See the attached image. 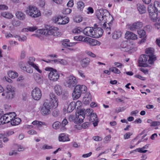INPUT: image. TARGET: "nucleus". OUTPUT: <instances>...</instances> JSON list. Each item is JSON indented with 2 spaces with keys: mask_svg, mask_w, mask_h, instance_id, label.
I'll use <instances>...</instances> for the list:
<instances>
[{
  "mask_svg": "<svg viewBox=\"0 0 160 160\" xmlns=\"http://www.w3.org/2000/svg\"><path fill=\"white\" fill-rule=\"evenodd\" d=\"M148 11L149 17L152 21L156 22L158 20L160 22V17H158V12H160V3L155 1L153 4L151 3L148 5Z\"/></svg>",
  "mask_w": 160,
  "mask_h": 160,
  "instance_id": "obj_1",
  "label": "nucleus"
},
{
  "mask_svg": "<svg viewBox=\"0 0 160 160\" xmlns=\"http://www.w3.org/2000/svg\"><path fill=\"white\" fill-rule=\"evenodd\" d=\"M87 87L84 85H76L72 93V97L74 100L78 99L81 94L84 93L87 91Z\"/></svg>",
  "mask_w": 160,
  "mask_h": 160,
  "instance_id": "obj_2",
  "label": "nucleus"
},
{
  "mask_svg": "<svg viewBox=\"0 0 160 160\" xmlns=\"http://www.w3.org/2000/svg\"><path fill=\"white\" fill-rule=\"evenodd\" d=\"M25 12L27 15L32 18H37L41 15L39 10L35 6L30 5L28 6Z\"/></svg>",
  "mask_w": 160,
  "mask_h": 160,
  "instance_id": "obj_3",
  "label": "nucleus"
},
{
  "mask_svg": "<svg viewBox=\"0 0 160 160\" xmlns=\"http://www.w3.org/2000/svg\"><path fill=\"white\" fill-rule=\"evenodd\" d=\"M57 107H54L51 102L46 100L43 104L41 108V112L42 114L43 115H47L51 113L50 110L53 108H55Z\"/></svg>",
  "mask_w": 160,
  "mask_h": 160,
  "instance_id": "obj_4",
  "label": "nucleus"
},
{
  "mask_svg": "<svg viewBox=\"0 0 160 160\" xmlns=\"http://www.w3.org/2000/svg\"><path fill=\"white\" fill-rule=\"evenodd\" d=\"M46 28L40 29L37 31L40 34L44 35L45 36H48L53 35L54 36L59 37L61 35V33L58 31H53V28Z\"/></svg>",
  "mask_w": 160,
  "mask_h": 160,
  "instance_id": "obj_5",
  "label": "nucleus"
},
{
  "mask_svg": "<svg viewBox=\"0 0 160 160\" xmlns=\"http://www.w3.org/2000/svg\"><path fill=\"white\" fill-rule=\"evenodd\" d=\"M45 70L50 71L48 75V77L50 80L55 82L58 79L59 74L56 69L51 68H47Z\"/></svg>",
  "mask_w": 160,
  "mask_h": 160,
  "instance_id": "obj_6",
  "label": "nucleus"
},
{
  "mask_svg": "<svg viewBox=\"0 0 160 160\" xmlns=\"http://www.w3.org/2000/svg\"><path fill=\"white\" fill-rule=\"evenodd\" d=\"M96 15L97 18L100 21L104 20L105 21L107 20L106 17L109 15L110 13L107 10L101 9L97 11Z\"/></svg>",
  "mask_w": 160,
  "mask_h": 160,
  "instance_id": "obj_7",
  "label": "nucleus"
},
{
  "mask_svg": "<svg viewBox=\"0 0 160 160\" xmlns=\"http://www.w3.org/2000/svg\"><path fill=\"white\" fill-rule=\"evenodd\" d=\"M149 57L146 55H142L139 57L138 60V66L140 67H148L149 63Z\"/></svg>",
  "mask_w": 160,
  "mask_h": 160,
  "instance_id": "obj_8",
  "label": "nucleus"
},
{
  "mask_svg": "<svg viewBox=\"0 0 160 160\" xmlns=\"http://www.w3.org/2000/svg\"><path fill=\"white\" fill-rule=\"evenodd\" d=\"M83 33L86 36L94 38L98 37L97 31L92 27H87L83 30Z\"/></svg>",
  "mask_w": 160,
  "mask_h": 160,
  "instance_id": "obj_9",
  "label": "nucleus"
},
{
  "mask_svg": "<svg viewBox=\"0 0 160 160\" xmlns=\"http://www.w3.org/2000/svg\"><path fill=\"white\" fill-rule=\"evenodd\" d=\"M154 49L152 48H147L146 49L145 52L149 57L148 62L151 64H152L156 60V57L154 55Z\"/></svg>",
  "mask_w": 160,
  "mask_h": 160,
  "instance_id": "obj_10",
  "label": "nucleus"
},
{
  "mask_svg": "<svg viewBox=\"0 0 160 160\" xmlns=\"http://www.w3.org/2000/svg\"><path fill=\"white\" fill-rule=\"evenodd\" d=\"M77 82L76 78L72 75H70L67 77L65 85L66 87L72 88L75 86Z\"/></svg>",
  "mask_w": 160,
  "mask_h": 160,
  "instance_id": "obj_11",
  "label": "nucleus"
},
{
  "mask_svg": "<svg viewBox=\"0 0 160 160\" xmlns=\"http://www.w3.org/2000/svg\"><path fill=\"white\" fill-rule=\"evenodd\" d=\"M32 96L35 100H39L42 96L41 92L40 89L38 88H35L32 92Z\"/></svg>",
  "mask_w": 160,
  "mask_h": 160,
  "instance_id": "obj_12",
  "label": "nucleus"
},
{
  "mask_svg": "<svg viewBox=\"0 0 160 160\" xmlns=\"http://www.w3.org/2000/svg\"><path fill=\"white\" fill-rule=\"evenodd\" d=\"M142 26L143 24L142 22H137L134 23L132 25H128V28L130 30L133 31L142 28Z\"/></svg>",
  "mask_w": 160,
  "mask_h": 160,
  "instance_id": "obj_13",
  "label": "nucleus"
},
{
  "mask_svg": "<svg viewBox=\"0 0 160 160\" xmlns=\"http://www.w3.org/2000/svg\"><path fill=\"white\" fill-rule=\"evenodd\" d=\"M90 121L93 122L92 124L94 127H96L98 124V118L96 113H92L90 116Z\"/></svg>",
  "mask_w": 160,
  "mask_h": 160,
  "instance_id": "obj_14",
  "label": "nucleus"
},
{
  "mask_svg": "<svg viewBox=\"0 0 160 160\" xmlns=\"http://www.w3.org/2000/svg\"><path fill=\"white\" fill-rule=\"evenodd\" d=\"M50 99L51 100V103L54 106V107H57L58 105V103L57 102L58 99L56 96L53 93H50L49 95Z\"/></svg>",
  "mask_w": 160,
  "mask_h": 160,
  "instance_id": "obj_15",
  "label": "nucleus"
},
{
  "mask_svg": "<svg viewBox=\"0 0 160 160\" xmlns=\"http://www.w3.org/2000/svg\"><path fill=\"white\" fill-rule=\"evenodd\" d=\"M125 38L127 39H132V40L137 39V35L133 33L129 32L127 31L125 34Z\"/></svg>",
  "mask_w": 160,
  "mask_h": 160,
  "instance_id": "obj_16",
  "label": "nucleus"
},
{
  "mask_svg": "<svg viewBox=\"0 0 160 160\" xmlns=\"http://www.w3.org/2000/svg\"><path fill=\"white\" fill-rule=\"evenodd\" d=\"M90 59L88 58H85L81 60L80 64L83 68L87 67L90 63Z\"/></svg>",
  "mask_w": 160,
  "mask_h": 160,
  "instance_id": "obj_17",
  "label": "nucleus"
},
{
  "mask_svg": "<svg viewBox=\"0 0 160 160\" xmlns=\"http://www.w3.org/2000/svg\"><path fill=\"white\" fill-rule=\"evenodd\" d=\"M7 115V114L6 113L1 117L0 118V124H3L9 122V119L10 117V116L8 117Z\"/></svg>",
  "mask_w": 160,
  "mask_h": 160,
  "instance_id": "obj_18",
  "label": "nucleus"
},
{
  "mask_svg": "<svg viewBox=\"0 0 160 160\" xmlns=\"http://www.w3.org/2000/svg\"><path fill=\"white\" fill-rule=\"evenodd\" d=\"M15 15L16 18L20 20H24L26 18V15L21 11H17Z\"/></svg>",
  "mask_w": 160,
  "mask_h": 160,
  "instance_id": "obj_19",
  "label": "nucleus"
},
{
  "mask_svg": "<svg viewBox=\"0 0 160 160\" xmlns=\"http://www.w3.org/2000/svg\"><path fill=\"white\" fill-rule=\"evenodd\" d=\"M15 95V92H5L2 94V96H5V98L8 99H12L14 97Z\"/></svg>",
  "mask_w": 160,
  "mask_h": 160,
  "instance_id": "obj_20",
  "label": "nucleus"
},
{
  "mask_svg": "<svg viewBox=\"0 0 160 160\" xmlns=\"http://www.w3.org/2000/svg\"><path fill=\"white\" fill-rule=\"evenodd\" d=\"M62 88L60 85L57 84L54 88V91L58 95H60L62 92Z\"/></svg>",
  "mask_w": 160,
  "mask_h": 160,
  "instance_id": "obj_21",
  "label": "nucleus"
},
{
  "mask_svg": "<svg viewBox=\"0 0 160 160\" xmlns=\"http://www.w3.org/2000/svg\"><path fill=\"white\" fill-rule=\"evenodd\" d=\"M137 8L140 14L145 13L146 12V8L143 5L138 4Z\"/></svg>",
  "mask_w": 160,
  "mask_h": 160,
  "instance_id": "obj_22",
  "label": "nucleus"
},
{
  "mask_svg": "<svg viewBox=\"0 0 160 160\" xmlns=\"http://www.w3.org/2000/svg\"><path fill=\"white\" fill-rule=\"evenodd\" d=\"M63 17L61 16H55L52 18V20L55 23H57L59 24H62V19Z\"/></svg>",
  "mask_w": 160,
  "mask_h": 160,
  "instance_id": "obj_23",
  "label": "nucleus"
},
{
  "mask_svg": "<svg viewBox=\"0 0 160 160\" xmlns=\"http://www.w3.org/2000/svg\"><path fill=\"white\" fill-rule=\"evenodd\" d=\"M59 140L60 142H65L70 140L68 136L64 133H62L59 135L58 137Z\"/></svg>",
  "mask_w": 160,
  "mask_h": 160,
  "instance_id": "obj_24",
  "label": "nucleus"
},
{
  "mask_svg": "<svg viewBox=\"0 0 160 160\" xmlns=\"http://www.w3.org/2000/svg\"><path fill=\"white\" fill-rule=\"evenodd\" d=\"M119 48L121 51L124 52L127 51L128 50L127 48V41H123L122 42L119 46Z\"/></svg>",
  "mask_w": 160,
  "mask_h": 160,
  "instance_id": "obj_25",
  "label": "nucleus"
},
{
  "mask_svg": "<svg viewBox=\"0 0 160 160\" xmlns=\"http://www.w3.org/2000/svg\"><path fill=\"white\" fill-rule=\"evenodd\" d=\"M10 121H11V124L12 126H15L19 124L21 120L20 118L15 117L12 120Z\"/></svg>",
  "mask_w": 160,
  "mask_h": 160,
  "instance_id": "obj_26",
  "label": "nucleus"
},
{
  "mask_svg": "<svg viewBox=\"0 0 160 160\" xmlns=\"http://www.w3.org/2000/svg\"><path fill=\"white\" fill-rule=\"evenodd\" d=\"M75 102H71L68 105L67 108V112H71L74 109L75 107Z\"/></svg>",
  "mask_w": 160,
  "mask_h": 160,
  "instance_id": "obj_27",
  "label": "nucleus"
},
{
  "mask_svg": "<svg viewBox=\"0 0 160 160\" xmlns=\"http://www.w3.org/2000/svg\"><path fill=\"white\" fill-rule=\"evenodd\" d=\"M84 119V117L82 116H80V117H79V116H78L77 115H76L74 122L76 124L81 123L82 122Z\"/></svg>",
  "mask_w": 160,
  "mask_h": 160,
  "instance_id": "obj_28",
  "label": "nucleus"
},
{
  "mask_svg": "<svg viewBox=\"0 0 160 160\" xmlns=\"http://www.w3.org/2000/svg\"><path fill=\"white\" fill-rule=\"evenodd\" d=\"M1 15L3 17L8 19H11L14 17L13 15L8 12H2Z\"/></svg>",
  "mask_w": 160,
  "mask_h": 160,
  "instance_id": "obj_29",
  "label": "nucleus"
},
{
  "mask_svg": "<svg viewBox=\"0 0 160 160\" xmlns=\"http://www.w3.org/2000/svg\"><path fill=\"white\" fill-rule=\"evenodd\" d=\"M8 75L9 77L12 79H14L18 77V74L16 72L12 71H10L8 72Z\"/></svg>",
  "mask_w": 160,
  "mask_h": 160,
  "instance_id": "obj_30",
  "label": "nucleus"
},
{
  "mask_svg": "<svg viewBox=\"0 0 160 160\" xmlns=\"http://www.w3.org/2000/svg\"><path fill=\"white\" fill-rule=\"evenodd\" d=\"M21 22L18 20L13 19L12 22V25L14 27L19 26L21 24Z\"/></svg>",
  "mask_w": 160,
  "mask_h": 160,
  "instance_id": "obj_31",
  "label": "nucleus"
},
{
  "mask_svg": "<svg viewBox=\"0 0 160 160\" xmlns=\"http://www.w3.org/2000/svg\"><path fill=\"white\" fill-rule=\"evenodd\" d=\"M37 29L36 27H28L27 28H25L22 29V32L29 31L30 32H33Z\"/></svg>",
  "mask_w": 160,
  "mask_h": 160,
  "instance_id": "obj_32",
  "label": "nucleus"
},
{
  "mask_svg": "<svg viewBox=\"0 0 160 160\" xmlns=\"http://www.w3.org/2000/svg\"><path fill=\"white\" fill-rule=\"evenodd\" d=\"M15 88L11 85H8L6 88V90L5 92H14L15 91Z\"/></svg>",
  "mask_w": 160,
  "mask_h": 160,
  "instance_id": "obj_33",
  "label": "nucleus"
},
{
  "mask_svg": "<svg viewBox=\"0 0 160 160\" xmlns=\"http://www.w3.org/2000/svg\"><path fill=\"white\" fill-rule=\"evenodd\" d=\"M34 78L37 83H40L42 82V79L40 75L38 74H35L34 76Z\"/></svg>",
  "mask_w": 160,
  "mask_h": 160,
  "instance_id": "obj_34",
  "label": "nucleus"
},
{
  "mask_svg": "<svg viewBox=\"0 0 160 160\" xmlns=\"http://www.w3.org/2000/svg\"><path fill=\"white\" fill-rule=\"evenodd\" d=\"M121 32L120 31L115 32L114 33L112 37L114 39H117L121 37Z\"/></svg>",
  "mask_w": 160,
  "mask_h": 160,
  "instance_id": "obj_35",
  "label": "nucleus"
},
{
  "mask_svg": "<svg viewBox=\"0 0 160 160\" xmlns=\"http://www.w3.org/2000/svg\"><path fill=\"white\" fill-rule=\"evenodd\" d=\"M28 64L32 66L33 68H34L36 70H37L39 73H41L42 72L41 70H40L39 68L34 63L31 61H29L28 62Z\"/></svg>",
  "mask_w": 160,
  "mask_h": 160,
  "instance_id": "obj_36",
  "label": "nucleus"
},
{
  "mask_svg": "<svg viewBox=\"0 0 160 160\" xmlns=\"http://www.w3.org/2000/svg\"><path fill=\"white\" fill-rule=\"evenodd\" d=\"M77 5L78 8L80 10H82L84 7V3L82 1L78 2Z\"/></svg>",
  "mask_w": 160,
  "mask_h": 160,
  "instance_id": "obj_37",
  "label": "nucleus"
},
{
  "mask_svg": "<svg viewBox=\"0 0 160 160\" xmlns=\"http://www.w3.org/2000/svg\"><path fill=\"white\" fill-rule=\"evenodd\" d=\"M93 111L92 109H87L84 112L85 115L87 116H90L92 113Z\"/></svg>",
  "mask_w": 160,
  "mask_h": 160,
  "instance_id": "obj_38",
  "label": "nucleus"
},
{
  "mask_svg": "<svg viewBox=\"0 0 160 160\" xmlns=\"http://www.w3.org/2000/svg\"><path fill=\"white\" fill-rule=\"evenodd\" d=\"M7 114L8 115V117L10 116V117L9 119V122L10 120H12L13 118H14L16 116V113L14 112H10L9 113H7Z\"/></svg>",
  "mask_w": 160,
  "mask_h": 160,
  "instance_id": "obj_39",
  "label": "nucleus"
},
{
  "mask_svg": "<svg viewBox=\"0 0 160 160\" xmlns=\"http://www.w3.org/2000/svg\"><path fill=\"white\" fill-rule=\"evenodd\" d=\"M61 125V123L59 122H54L52 125V128L55 129H57L58 128L60 125Z\"/></svg>",
  "mask_w": 160,
  "mask_h": 160,
  "instance_id": "obj_40",
  "label": "nucleus"
},
{
  "mask_svg": "<svg viewBox=\"0 0 160 160\" xmlns=\"http://www.w3.org/2000/svg\"><path fill=\"white\" fill-rule=\"evenodd\" d=\"M138 32L140 38L144 37L146 34V32L144 30H138Z\"/></svg>",
  "mask_w": 160,
  "mask_h": 160,
  "instance_id": "obj_41",
  "label": "nucleus"
},
{
  "mask_svg": "<svg viewBox=\"0 0 160 160\" xmlns=\"http://www.w3.org/2000/svg\"><path fill=\"white\" fill-rule=\"evenodd\" d=\"M32 124L34 125H38L41 126L42 125H45V123L41 121H39L37 120H35L32 122Z\"/></svg>",
  "mask_w": 160,
  "mask_h": 160,
  "instance_id": "obj_42",
  "label": "nucleus"
},
{
  "mask_svg": "<svg viewBox=\"0 0 160 160\" xmlns=\"http://www.w3.org/2000/svg\"><path fill=\"white\" fill-rule=\"evenodd\" d=\"M109 69L112 72L115 73L119 74L121 72L120 71L115 67H112L111 68H110Z\"/></svg>",
  "mask_w": 160,
  "mask_h": 160,
  "instance_id": "obj_43",
  "label": "nucleus"
},
{
  "mask_svg": "<svg viewBox=\"0 0 160 160\" xmlns=\"http://www.w3.org/2000/svg\"><path fill=\"white\" fill-rule=\"evenodd\" d=\"M22 69L23 70L29 73H31L33 72V70L30 67L27 68H26L25 67H23Z\"/></svg>",
  "mask_w": 160,
  "mask_h": 160,
  "instance_id": "obj_44",
  "label": "nucleus"
},
{
  "mask_svg": "<svg viewBox=\"0 0 160 160\" xmlns=\"http://www.w3.org/2000/svg\"><path fill=\"white\" fill-rule=\"evenodd\" d=\"M59 111L57 109L54 110L52 113V116L55 117H58L59 115Z\"/></svg>",
  "mask_w": 160,
  "mask_h": 160,
  "instance_id": "obj_45",
  "label": "nucleus"
},
{
  "mask_svg": "<svg viewBox=\"0 0 160 160\" xmlns=\"http://www.w3.org/2000/svg\"><path fill=\"white\" fill-rule=\"evenodd\" d=\"M62 21V24L61 25L65 24L68 22L69 18L68 17H63Z\"/></svg>",
  "mask_w": 160,
  "mask_h": 160,
  "instance_id": "obj_46",
  "label": "nucleus"
},
{
  "mask_svg": "<svg viewBox=\"0 0 160 160\" xmlns=\"http://www.w3.org/2000/svg\"><path fill=\"white\" fill-rule=\"evenodd\" d=\"M90 42L93 46L96 45L98 44V43H99V42L97 40L92 39L90 40Z\"/></svg>",
  "mask_w": 160,
  "mask_h": 160,
  "instance_id": "obj_47",
  "label": "nucleus"
},
{
  "mask_svg": "<svg viewBox=\"0 0 160 160\" xmlns=\"http://www.w3.org/2000/svg\"><path fill=\"white\" fill-rule=\"evenodd\" d=\"M84 38V37L82 36H76L74 37V39L77 41H83V39Z\"/></svg>",
  "mask_w": 160,
  "mask_h": 160,
  "instance_id": "obj_48",
  "label": "nucleus"
},
{
  "mask_svg": "<svg viewBox=\"0 0 160 160\" xmlns=\"http://www.w3.org/2000/svg\"><path fill=\"white\" fill-rule=\"evenodd\" d=\"M71 11L72 10L71 9L68 8H66L63 10L62 12L64 14H69L71 13Z\"/></svg>",
  "mask_w": 160,
  "mask_h": 160,
  "instance_id": "obj_49",
  "label": "nucleus"
},
{
  "mask_svg": "<svg viewBox=\"0 0 160 160\" xmlns=\"http://www.w3.org/2000/svg\"><path fill=\"white\" fill-rule=\"evenodd\" d=\"M144 149H142L141 148H138L136 149H135V150L133 151L135 152H138L140 153H146V152H147V150H143Z\"/></svg>",
  "mask_w": 160,
  "mask_h": 160,
  "instance_id": "obj_50",
  "label": "nucleus"
},
{
  "mask_svg": "<svg viewBox=\"0 0 160 160\" xmlns=\"http://www.w3.org/2000/svg\"><path fill=\"white\" fill-rule=\"evenodd\" d=\"M52 148V147L51 146H49L47 144H44L42 146V149L43 150L50 149Z\"/></svg>",
  "mask_w": 160,
  "mask_h": 160,
  "instance_id": "obj_51",
  "label": "nucleus"
},
{
  "mask_svg": "<svg viewBox=\"0 0 160 160\" xmlns=\"http://www.w3.org/2000/svg\"><path fill=\"white\" fill-rule=\"evenodd\" d=\"M74 20L76 22H79L82 21V18L79 16H77L74 18Z\"/></svg>",
  "mask_w": 160,
  "mask_h": 160,
  "instance_id": "obj_52",
  "label": "nucleus"
},
{
  "mask_svg": "<svg viewBox=\"0 0 160 160\" xmlns=\"http://www.w3.org/2000/svg\"><path fill=\"white\" fill-rule=\"evenodd\" d=\"M160 125V122L153 121L152 122V124H151V127H155Z\"/></svg>",
  "mask_w": 160,
  "mask_h": 160,
  "instance_id": "obj_53",
  "label": "nucleus"
},
{
  "mask_svg": "<svg viewBox=\"0 0 160 160\" xmlns=\"http://www.w3.org/2000/svg\"><path fill=\"white\" fill-rule=\"evenodd\" d=\"M76 116L74 115H71L69 116L68 118V120L70 122H74L75 118Z\"/></svg>",
  "mask_w": 160,
  "mask_h": 160,
  "instance_id": "obj_54",
  "label": "nucleus"
},
{
  "mask_svg": "<svg viewBox=\"0 0 160 160\" xmlns=\"http://www.w3.org/2000/svg\"><path fill=\"white\" fill-rule=\"evenodd\" d=\"M132 135V133L130 132H128L126 133L124 135V138L125 139L129 138L130 136Z\"/></svg>",
  "mask_w": 160,
  "mask_h": 160,
  "instance_id": "obj_55",
  "label": "nucleus"
},
{
  "mask_svg": "<svg viewBox=\"0 0 160 160\" xmlns=\"http://www.w3.org/2000/svg\"><path fill=\"white\" fill-rule=\"evenodd\" d=\"M69 94L67 92H65L63 93L62 96V99L64 100H67L68 98Z\"/></svg>",
  "mask_w": 160,
  "mask_h": 160,
  "instance_id": "obj_56",
  "label": "nucleus"
},
{
  "mask_svg": "<svg viewBox=\"0 0 160 160\" xmlns=\"http://www.w3.org/2000/svg\"><path fill=\"white\" fill-rule=\"evenodd\" d=\"M111 137V136L110 135L106 136L104 138V142L106 143H108L110 141Z\"/></svg>",
  "mask_w": 160,
  "mask_h": 160,
  "instance_id": "obj_57",
  "label": "nucleus"
},
{
  "mask_svg": "<svg viewBox=\"0 0 160 160\" xmlns=\"http://www.w3.org/2000/svg\"><path fill=\"white\" fill-rule=\"evenodd\" d=\"M44 14L47 16H50L52 14V11L50 10H48L45 11L44 12Z\"/></svg>",
  "mask_w": 160,
  "mask_h": 160,
  "instance_id": "obj_58",
  "label": "nucleus"
},
{
  "mask_svg": "<svg viewBox=\"0 0 160 160\" xmlns=\"http://www.w3.org/2000/svg\"><path fill=\"white\" fill-rule=\"evenodd\" d=\"M83 101L85 104H88L91 101V98H84Z\"/></svg>",
  "mask_w": 160,
  "mask_h": 160,
  "instance_id": "obj_59",
  "label": "nucleus"
},
{
  "mask_svg": "<svg viewBox=\"0 0 160 160\" xmlns=\"http://www.w3.org/2000/svg\"><path fill=\"white\" fill-rule=\"evenodd\" d=\"M85 52L89 56H90L93 58L96 57V55L94 54L90 51H86Z\"/></svg>",
  "mask_w": 160,
  "mask_h": 160,
  "instance_id": "obj_60",
  "label": "nucleus"
},
{
  "mask_svg": "<svg viewBox=\"0 0 160 160\" xmlns=\"http://www.w3.org/2000/svg\"><path fill=\"white\" fill-rule=\"evenodd\" d=\"M18 154V153L14 150H12L9 152V155L10 156L13 155H16Z\"/></svg>",
  "mask_w": 160,
  "mask_h": 160,
  "instance_id": "obj_61",
  "label": "nucleus"
},
{
  "mask_svg": "<svg viewBox=\"0 0 160 160\" xmlns=\"http://www.w3.org/2000/svg\"><path fill=\"white\" fill-rule=\"evenodd\" d=\"M26 52L24 51H22L20 54V58L22 59H24L26 57Z\"/></svg>",
  "mask_w": 160,
  "mask_h": 160,
  "instance_id": "obj_62",
  "label": "nucleus"
},
{
  "mask_svg": "<svg viewBox=\"0 0 160 160\" xmlns=\"http://www.w3.org/2000/svg\"><path fill=\"white\" fill-rule=\"evenodd\" d=\"M89 126V124L88 122H86L83 123L82 125V127L83 128H86L88 127Z\"/></svg>",
  "mask_w": 160,
  "mask_h": 160,
  "instance_id": "obj_63",
  "label": "nucleus"
},
{
  "mask_svg": "<svg viewBox=\"0 0 160 160\" xmlns=\"http://www.w3.org/2000/svg\"><path fill=\"white\" fill-rule=\"evenodd\" d=\"M59 63H60L62 65H65L67 64V61L64 59H60Z\"/></svg>",
  "mask_w": 160,
  "mask_h": 160,
  "instance_id": "obj_64",
  "label": "nucleus"
}]
</instances>
